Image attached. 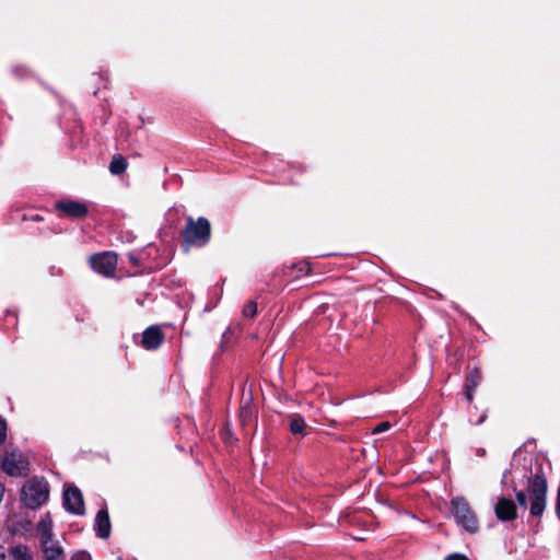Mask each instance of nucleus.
I'll use <instances>...</instances> for the list:
<instances>
[{"label": "nucleus", "instance_id": "5701e85b", "mask_svg": "<svg viewBox=\"0 0 560 560\" xmlns=\"http://www.w3.org/2000/svg\"><path fill=\"white\" fill-rule=\"evenodd\" d=\"M7 440V422L0 416V445H2Z\"/></svg>", "mask_w": 560, "mask_h": 560}, {"label": "nucleus", "instance_id": "4be33fe9", "mask_svg": "<svg viewBox=\"0 0 560 560\" xmlns=\"http://www.w3.org/2000/svg\"><path fill=\"white\" fill-rule=\"evenodd\" d=\"M222 439L224 440V442L226 443H233V442H236L237 439L234 438L233 433H232V430H231V427H230V423L226 422L224 424V428H223V433H222Z\"/></svg>", "mask_w": 560, "mask_h": 560}, {"label": "nucleus", "instance_id": "bb28decb", "mask_svg": "<svg viewBox=\"0 0 560 560\" xmlns=\"http://www.w3.org/2000/svg\"><path fill=\"white\" fill-rule=\"evenodd\" d=\"M444 560H469V559L463 553L454 552V553H451L447 557H445Z\"/></svg>", "mask_w": 560, "mask_h": 560}, {"label": "nucleus", "instance_id": "c756f323", "mask_svg": "<svg viewBox=\"0 0 560 560\" xmlns=\"http://www.w3.org/2000/svg\"><path fill=\"white\" fill-rule=\"evenodd\" d=\"M0 560H4V555H1V556H0Z\"/></svg>", "mask_w": 560, "mask_h": 560}, {"label": "nucleus", "instance_id": "cd10ccee", "mask_svg": "<svg viewBox=\"0 0 560 560\" xmlns=\"http://www.w3.org/2000/svg\"><path fill=\"white\" fill-rule=\"evenodd\" d=\"M32 219H33L34 221H39V220H42V218H40L39 215H34Z\"/></svg>", "mask_w": 560, "mask_h": 560}, {"label": "nucleus", "instance_id": "1a4fd4ad", "mask_svg": "<svg viewBox=\"0 0 560 560\" xmlns=\"http://www.w3.org/2000/svg\"><path fill=\"white\" fill-rule=\"evenodd\" d=\"M494 514L497 520L502 523L513 522L518 516L517 505L512 499L501 495L494 505Z\"/></svg>", "mask_w": 560, "mask_h": 560}, {"label": "nucleus", "instance_id": "f3484780", "mask_svg": "<svg viewBox=\"0 0 560 560\" xmlns=\"http://www.w3.org/2000/svg\"><path fill=\"white\" fill-rule=\"evenodd\" d=\"M254 419V411L250 402H246L240 408V421L243 425L250 423Z\"/></svg>", "mask_w": 560, "mask_h": 560}, {"label": "nucleus", "instance_id": "0eeeda50", "mask_svg": "<svg viewBox=\"0 0 560 560\" xmlns=\"http://www.w3.org/2000/svg\"><path fill=\"white\" fill-rule=\"evenodd\" d=\"M2 470L11 477L26 476L30 463L21 452L7 453L1 462Z\"/></svg>", "mask_w": 560, "mask_h": 560}, {"label": "nucleus", "instance_id": "7c9ffc66", "mask_svg": "<svg viewBox=\"0 0 560 560\" xmlns=\"http://www.w3.org/2000/svg\"><path fill=\"white\" fill-rule=\"evenodd\" d=\"M119 560H121V559H119Z\"/></svg>", "mask_w": 560, "mask_h": 560}, {"label": "nucleus", "instance_id": "aec40b11", "mask_svg": "<svg viewBox=\"0 0 560 560\" xmlns=\"http://www.w3.org/2000/svg\"><path fill=\"white\" fill-rule=\"evenodd\" d=\"M244 317L254 318L257 314V303L255 301H248L242 311Z\"/></svg>", "mask_w": 560, "mask_h": 560}, {"label": "nucleus", "instance_id": "9b49d317", "mask_svg": "<svg viewBox=\"0 0 560 560\" xmlns=\"http://www.w3.org/2000/svg\"><path fill=\"white\" fill-rule=\"evenodd\" d=\"M481 381L482 373L479 368H474L467 372L464 384V394L469 404L474 400L475 390L480 385Z\"/></svg>", "mask_w": 560, "mask_h": 560}, {"label": "nucleus", "instance_id": "393cba45", "mask_svg": "<svg viewBox=\"0 0 560 560\" xmlns=\"http://www.w3.org/2000/svg\"><path fill=\"white\" fill-rule=\"evenodd\" d=\"M70 560H91V556L88 551H78Z\"/></svg>", "mask_w": 560, "mask_h": 560}, {"label": "nucleus", "instance_id": "ddd939ff", "mask_svg": "<svg viewBox=\"0 0 560 560\" xmlns=\"http://www.w3.org/2000/svg\"><path fill=\"white\" fill-rule=\"evenodd\" d=\"M45 560H65V552L62 547L56 541L42 545Z\"/></svg>", "mask_w": 560, "mask_h": 560}, {"label": "nucleus", "instance_id": "4468645a", "mask_svg": "<svg viewBox=\"0 0 560 560\" xmlns=\"http://www.w3.org/2000/svg\"><path fill=\"white\" fill-rule=\"evenodd\" d=\"M307 424L304 418L299 413L290 415L289 430L293 435H305Z\"/></svg>", "mask_w": 560, "mask_h": 560}, {"label": "nucleus", "instance_id": "a878e982", "mask_svg": "<svg viewBox=\"0 0 560 560\" xmlns=\"http://www.w3.org/2000/svg\"><path fill=\"white\" fill-rule=\"evenodd\" d=\"M128 260L136 268H140L142 266L141 261H140V258L135 253H129L128 254Z\"/></svg>", "mask_w": 560, "mask_h": 560}, {"label": "nucleus", "instance_id": "412c9836", "mask_svg": "<svg viewBox=\"0 0 560 560\" xmlns=\"http://www.w3.org/2000/svg\"><path fill=\"white\" fill-rule=\"evenodd\" d=\"M292 268L296 270L298 276H307L312 270L311 264L307 261H299L293 264Z\"/></svg>", "mask_w": 560, "mask_h": 560}, {"label": "nucleus", "instance_id": "7ed1b4c3", "mask_svg": "<svg viewBox=\"0 0 560 560\" xmlns=\"http://www.w3.org/2000/svg\"><path fill=\"white\" fill-rule=\"evenodd\" d=\"M451 511L456 524L469 534L479 530V521L469 502L464 497H456L451 500Z\"/></svg>", "mask_w": 560, "mask_h": 560}, {"label": "nucleus", "instance_id": "6ab92c4d", "mask_svg": "<svg viewBox=\"0 0 560 560\" xmlns=\"http://www.w3.org/2000/svg\"><path fill=\"white\" fill-rule=\"evenodd\" d=\"M11 72L18 79H24L30 77L31 70L24 65H14L11 68Z\"/></svg>", "mask_w": 560, "mask_h": 560}, {"label": "nucleus", "instance_id": "9d476101", "mask_svg": "<svg viewBox=\"0 0 560 560\" xmlns=\"http://www.w3.org/2000/svg\"><path fill=\"white\" fill-rule=\"evenodd\" d=\"M165 334L159 325L149 326L141 338V347L145 350H156L164 342Z\"/></svg>", "mask_w": 560, "mask_h": 560}, {"label": "nucleus", "instance_id": "20e7f679", "mask_svg": "<svg viewBox=\"0 0 560 560\" xmlns=\"http://www.w3.org/2000/svg\"><path fill=\"white\" fill-rule=\"evenodd\" d=\"M48 497V485L43 478L33 477L28 479L21 490V499L24 505L32 510L46 503Z\"/></svg>", "mask_w": 560, "mask_h": 560}, {"label": "nucleus", "instance_id": "c85d7f7f", "mask_svg": "<svg viewBox=\"0 0 560 560\" xmlns=\"http://www.w3.org/2000/svg\"><path fill=\"white\" fill-rule=\"evenodd\" d=\"M485 420V417H481L478 421V423H481Z\"/></svg>", "mask_w": 560, "mask_h": 560}, {"label": "nucleus", "instance_id": "f257e3e1", "mask_svg": "<svg viewBox=\"0 0 560 560\" xmlns=\"http://www.w3.org/2000/svg\"><path fill=\"white\" fill-rule=\"evenodd\" d=\"M527 479V487L525 490H516L515 498L516 502L521 508L526 509L528 506L527 494L529 495V514L532 517L539 518L542 516L547 506V491L548 485L547 479L542 474L532 472L525 475Z\"/></svg>", "mask_w": 560, "mask_h": 560}, {"label": "nucleus", "instance_id": "a211bd4d", "mask_svg": "<svg viewBox=\"0 0 560 560\" xmlns=\"http://www.w3.org/2000/svg\"><path fill=\"white\" fill-rule=\"evenodd\" d=\"M11 555L14 560H33V557L28 553L27 547L16 546L12 548Z\"/></svg>", "mask_w": 560, "mask_h": 560}, {"label": "nucleus", "instance_id": "b1692460", "mask_svg": "<svg viewBox=\"0 0 560 560\" xmlns=\"http://www.w3.org/2000/svg\"><path fill=\"white\" fill-rule=\"evenodd\" d=\"M390 428V423L389 422H381L378 423L374 429H373V433L374 434H377V433H382V432H385L387 431L388 429Z\"/></svg>", "mask_w": 560, "mask_h": 560}, {"label": "nucleus", "instance_id": "f8f14e48", "mask_svg": "<svg viewBox=\"0 0 560 560\" xmlns=\"http://www.w3.org/2000/svg\"><path fill=\"white\" fill-rule=\"evenodd\" d=\"M94 529L96 536L102 539H107L110 536L112 524L109 514L106 508L97 511L95 516Z\"/></svg>", "mask_w": 560, "mask_h": 560}, {"label": "nucleus", "instance_id": "39448f33", "mask_svg": "<svg viewBox=\"0 0 560 560\" xmlns=\"http://www.w3.org/2000/svg\"><path fill=\"white\" fill-rule=\"evenodd\" d=\"M117 254L114 252H102L90 256L91 268L98 275L112 278L117 268Z\"/></svg>", "mask_w": 560, "mask_h": 560}, {"label": "nucleus", "instance_id": "f03ea898", "mask_svg": "<svg viewBox=\"0 0 560 560\" xmlns=\"http://www.w3.org/2000/svg\"><path fill=\"white\" fill-rule=\"evenodd\" d=\"M179 235L182 247L185 250H189L191 247L202 248L211 241V223L206 217L195 219L189 215L186 218V224Z\"/></svg>", "mask_w": 560, "mask_h": 560}, {"label": "nucleus", "instance_id": "6e6552de", "mask_svg": "<svg viewBox=\"0 0 560 560\" xmlns=\"http://www.w3.org/2000/svg\"><path fill=\"white\" fill-rule=\"evenodd\" d=\"M63 508L67 512L75 515H83L85 512L81 490L73 486H66L63 490Z\"/></svg>", "mask_w": 560, "mask_h": 560}, {"label": "nucleus", "instance_id": "423d86ee", "mask_svg": "<svg viewBox=\"0 0 560 560\" xmlns=\"http://www.w3.org/2000/svg\"><path fill=\"white\" fill-rule=\"evenodd\" d=\"M55 211L59 217L70 220H81L89 214V208L85 202L73 199H61L54 203Z\"/></svg>", "mask_w": 560, "mask_h": 560}, {"label": "nucleus", "instance_id": "2eb2a0df", "mask_svg": "<svg viewBox=\"0 0 560 560\" xmlns=\"http://www.w3.org/2000/svg\"><path fill=\"white\" fill-rule=\"evenodd\" d=\"M37 530L40 534V544H50L52 540V524L51 521L46 522L42 520L37 524Z\"/></svg>", "mask_w": 560, "mask_h": 560}, {"label": "nucleus", "instance_id": "dca6fc26", "mask_svg": "<svg viewBox=\"0 0 560 560\" xmlns=\"http://www.w3.org/2000/svg\"><path fill=\"white\" fill-rule=\"evenodd\" d=\"M127 161L126 159L118 154L115 155L109 164V171L113 175H120L122 174L127 168Z\"/></svg>", "mask_w": 560, "mask_h": 560}]
</instances>
